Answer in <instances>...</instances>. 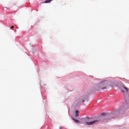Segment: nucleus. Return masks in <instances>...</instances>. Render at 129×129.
I'll return each mask as SVG.
<instances>
[{"instance_id": "f257e3e1", "label": "nucleus", "mask_w": 129, "mask_h": 129, "mask_svg": "<svg viewBox=\"0 0 129 129\" xmlns=\"http://www.w3.org/2000/svg\"><path fill=\"white\" fill-rule=\"evenodd\" d=\"M107 85H108V81L105 80L100 82L99 84V87L102 90L106 89L107 88Z\"/></svg>"}, {"instance_id": "9d476101", "label": "nucleus", "mask_w": 129, "mask_h": 129, "mask_svg": "<svg viewBox=\"0 0 129 129\" xmlns=\"http://www.w3.org/2000/svg\"><path fill=\"white\" fill-rule=\"evenodd\" d=\"M59 128H60V129H62V127H60Z\"/></svg>"}, {"instance_id": "1a4fd4ad", "label": "nucleus", "mask_w": 129, "mask_h": 129, "mask_svg": "<svg viewBox=\"0 0 129 129\" xmlns=\"http://www.w3.org/2000/svg\"><path fill=\"white\" fill-rule=\"evenodd\" d=\"M85 100H82V102H84Z\"/></svg>"}, {"instance_id": "f03ea898", "label": "nucleus", "mask_w": 129, "mask_h": 129, "mask_svg": "<svg viewBox=\"0 0 129 129\" xmlns=\"http://www.w3.org/2000/svg\"><path fill=\"white\" fill-rule=\"evenodd\" d=\"M119 89L123 93H127L128 92V89L125 85H121L119 87Z\"/></svg>"}, {"instance_id": "20e7f679", "label": "nucleus", "mask_w": 129, "mask_h": 129, "mask_svg": "<svg viewBox=\"0 0 129 129\" xmlns=\"http://www.w3.org/2000/svg\"><path fill=\"white\" fill-rule=\"evenodd\" d=\"M75 113H76L75 116L76 117H77V116H79V110H76Z\"/></svg>"}, {"instance_id": "6e6552de", "label": "nucleus", "mask_w": 129, "mask_h": 129, "mask_svg": "<svg viewBox=\"0 0 129 129\" xmlns=\"http://www.w3.org/2000/svg\"><path fill=\"white\" fill-rule=\"evenodd\" d=\"M11 29H14V26H12L11 27Z\"/></svg>"}, {"instance_id": "423d86ee", "label": "nucleus", "mask_w": 129, "mask_h": 129, "mask_svg": "<svg viewBox=\"0 0 129 129\" xmlns=\"http://www.w3.org/2000/svg\"><path fill=\"white\" fill-rule=\"evenodd\" d=\"M73 120H74V121H75L76 122H77V123H80V121L77 119H75V118H73Z\"/></svg>"}, {"instance_id": "39448f33", "label": "nucleus", "mask_w": 129, "mask_h": 129, "mask_svg": "<svg viewBox=\"0 0 129 129\" xmlns=\"http://www.w3.org/2000/svg\"><path fill=\"white\" fill-rule=\"evenodd\" d=\"M53 0H46L45 2H43V4H48L49 3H51Z\"/></svg>"}, {"instance_id": "0eeeda50", "label": "nucleus", "mask_w": 129, "mask_h": 129, "mask_svg": "<svg viewBox=\"0 0 129 129\" xmlns=\"http://www.w3.org/2000/svg\"><path fill=\"white\" fill-rule=\"evenodd\" d=\"M102 115H106V113H102Z\"/></svg>"}, {"instance_id": "7ed1b4c3", "label": "nucleus", "mask_w": 129, "mask_h": 129, "mask_svg": "<svg viewBox=\"0 0 129 129\" xmlns=\"http://www.w3.org/2000/svg\"><path fill=\"white\" fill-rule=\"evenodd\" d=\"M99 121V119H96L90 122H86V124L87 125H92V124H95V123H97V122H98Z\"/></svg>"}]
</instances>
